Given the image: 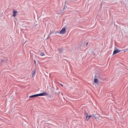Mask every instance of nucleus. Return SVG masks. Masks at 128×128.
<instances>
[{"label": "nucleus", "mask_w": 128, "mask_h": 128, "mask_svg": "<svg viewBox=\"0 0 128 128\" xmlns=\"http://www.w3.org/2000/svg\"><path fill=\"white\" fill-rule=\"evenodd\" d=\"M92 116L94 118H95V120H96V119L98 118V117H97L96 116H94V114H92Z\"/></svg>", "instance_id": "nucleus-8"}, {"label": "nucleus", "mask_w": 128, "mask_h": 128, "mask_svg": "<svg viewBox=\"0 0 128 128\" xmlns=\"http://www.w3.org/2000/svg\"><path fill=\"white\" fill-rule=\"evenodd\" d=\"M88 43H86V44H88Z\"/></svg>", "instance_id": "nucleus-14"}, {"label": "nucleus", "mask_w": 128, "mask_h": 128, "mask_svg": "<svg viewBox=\"0 0 128 128\" xmlns=\"http://www.w3.org/2000/svg\"><path fill=\"white\" fill-rule=\"evenodd\" d=\"M59 52H62V49H59Z\"/></svg>", "instance_id": "nucleus-10"}, {"label": "nucleus", "mask_w": 128, "mask_h": 128, "mask_svg": "<svg viewBox=\"0 0 128 128\" xmlns=\"http://www.w3.org/2000/svg\"><path fill=\"white\" fill-rule=\"evenodd\" d=\"M66 32V28H63L60 32H58V34H64Z\"/></svg>", "instance_id": "nucleus-2"}, {"label": "nucleus", "mask_w": 128, "mask_h": 128, "mask_svg": "<svg viewBox=\"0 0 128 128\" xmlns=\"http://www.w3.org/2000/svg\"><path fill=\"white\" fill-rule=\"evenodd\" d=\"M88 116L89 118H92V115Z\"/></svg>", "instance_id": "nucleus-11"}, {"label": "nucleus", "mask_w": 128, "mask_h": 128, "mask_svg": "<svg viewBox=\"0 0 128 128\" xmlns=\"http://www.w3.org/2000/svg\"><path fill=\"white\" fill-rule=\"evenodd\" d=\"M94 82L95 84H98V80L96 78H94Z\"/></svg>", "instance_id": "nucleus-6"}, {"label": "nucleus", "mask_w": 128, "mask_h": 128, "mask_svg": "<svg viewBox=\"0 0 128 128\" xmlns=\"http://www.w3.org/2000/svg\"><path fill=\"white\" fill-rule=\"evenodd\" d=\"M36 70H34L32 73V78H34V76H36Z\"/></svg>", "instance_id": "nucleus-5"}, {"label": "nucleus", "mask_w": 128, "mask_h": 128, "mask_svg": "<svg viewBox=\"0 0 128 128\" xmlns=\"http://www.w3.org/2000/svg\"><path fill=\"white\" fill-rule=\"evenodd\" d=\"M34 64H36V60H34Z\"/></svg>", "instance_id": "nucleus-13"}, {"label": "nucleus", "mask_w": 128, "mask_h": 128, "mask_svg": "<svg viewBox=\"0 0 128 128\" xmlns=\"http://www.w3.org/2000/svg\"><path fill=\"white\" fill-rule=\"evenodd\" d=\"M60 86H64V85H62V84H60Z\"/></svg>", "instance_id": "nucleus-12"}, {"label": "nucleus", "mask_w": 128, "mask_h": 128, "mask_svg": "<svg viewBox=\"0 0 128 128\" xmlns=\"http://www.w3.org/2000/svg\"><path fill=\"white\" fill-rule=\"evenodd\" d=\"M44 56V53L42 52V53H41V56Z\"/></svg>", "instance_id": "nucleus-9"}, {"label": "nucleus", "mask_w": 128, "mask_h": 128, "mask_svg": "<svg viewBox=\"0 0 128 128\" xmlns=\"http://www.w3.org/2000/svg\"><path fill=\"white\" fill-rule=\"evenodd\" d=\"M16 14H18V11L16 10H13V16L14 18H16Z\"/></svg>", "instance_id": "nucleus-4"}, {"label": "nucleus", "mask_w": 128, "mask_h": 128, "mask_svg": "<svg viewBox=\"0 0 128 128\" xmlns=\"http://www.w3.org/2000/svg\"><path fill=\"white\" fill-rule=\"evenodd\" d=\"M48 96V93L44 92L39 94H36L30 96L29 98H38V96Z\"/></svg>", "instance_id": "nucleus-1"}, {"label": "nucleus", "mask_w": 128, "mask_h": 128, "mask_svg": "<svg viewBox=\"0 0 128 128\" xmlns=\"http://www.w3.org/2000/svg\"><path fill=\"white\" fill-rule=\"evenodd\" d=\"M90 120V117L88 116V114H86V120Z\"/></svg>", "instance_id": "nucleus-7"}, {"label": "nucleus", "mask_w": 128, "mask_h": 128, "mask_svg": "<svg viewBox=\"0 0 128 128\" xmlns=\"http://www.w3.org/2000/svg\"><path fill=\"white\" fill-rule=\"evenodd\" d=\"M122 50H116L114 51L113 56L114 54H118V52H120Z\"/></svg>", "instance_id": "nucleus-3"}]
</instances>
